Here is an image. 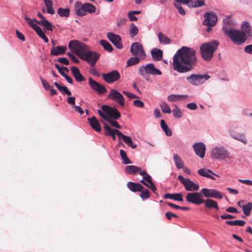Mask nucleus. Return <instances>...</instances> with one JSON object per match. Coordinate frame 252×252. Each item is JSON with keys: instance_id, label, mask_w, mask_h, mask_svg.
<instances>
[{"instance_id": "79ce46f5", "label": "nucleus", "mask_w": 252, "mask_h": 252, "mask_svg": "<svg viewBox=\"0 0 252 252\" xmlns=\"http://www.w3.org/2000/svg\"><path fill=\"white\" fill-rule=\"evenodd\" d=\"M141 60H142L141 58L137 56H135L134 57H131L129 60H127L126 66H130L137 64L139 63Z\"/></svg>"}, {"instance_id": "423d86ee", "label": "nucleus", "mask_w": 252, "mask_h": 252, "mask_svg": "<svg viewBox=\"0 0 252 252\" xmlns=\"http://www.w3.org/2000/svg\"><path fill=\"white\" fill-rule=\"evenodd\" d=\"M100 56V54L89 50L87 52L82 56L81 60L86 61L91 67H94Z\"/></svg>"}, {"instance_id": "49530a36", "label": "nucleus", "mask_w": 252, "mask_h": 252, "mask_svg": "<svg viewBox=\"0 0 252 252\" xmlns=\"http://www.w3.org/2000/svg\"><path fill=\"white\" fill-rule=\"evenodd\" d=\"M244 213L246 216L250 215L251 211L252 210V203L249 202L245 205H242Z\"/></svg>"}, {"instance_id": "052dcab7", "label": "nucleus", "mask_w": 252, "mask_h": 252, "mask_svg": "<svg viewBox=\"0 0 252 252\" xmlns=\"http://www.w3.org/2000/svg\"><path fill=\"white\" fill-rule=\"evenodd\" d=\"M133 105L137 107L142 108L144 106V103L140 100H135L133 102Z\"/></svg>"}, {"instance_id": "4d7b16f0", "label": "nucleus", "mask_w": 252, "mask_h": 252, "mask_svg": "<svg viewBox=\"0 0 252 252\" xmlns=\"http://www.w3.org/2000/svg\"><path fill=\"white\" fill-rule=\"evenodd\" d=\"M174 6L178 10L179 12L182 15H184L186 14V12L184 9L183 8L181 5L179 3H177L174 2Z\"/></svg>"}, {"instance_id": "7ed1b4c3", "label": "nucleus", "mask_w": 252, "mask_h": 252, "mask_svg": "<svg viewBox=\"0 0 252 252\" xmlns=\"http://www.w3.org/2000/svg\"><path fill=\"white\" fill-rule=\"evenodd\" d=\"M225 32L235 44L238 45L243 43L247 39V37L244 33L233 28L226 30Z\"/></svg>"}, {"instance_id": "e2e57ef3", "label": "nucleus", "mask_w": 252, "mask_h": 252, "mask_svg": "<svg viewBox=\"0 0 252 252\" xmlns=\"http://www.w3.org/2000/svg\"><path fill=\"white\" fill-rule=\"evenodd\" d=\"M142 180L146 182L149 185L153 183L151 177L148 174H147V175H146V176L143 177Z\"/></svg>"}, {"instance_id": "72a5a7b5", "label": "nucleus", "mask_w": 252, "mask_h": 252, "mask_svg": "<svg viewBox=\"0 0 252 252\" xmlns=\"http://www.w3.org/2000/svg\"><path fill=\"white\" fill-rule=\"evenodd\" d=\"M38 24L43 26L45 30L50 31H53L54 26H53L48 20L44 19L43 20H40L38 22Z\"/></svg>"}, {"instance_id": "a211bd4d", "label": "nucleus", "mask_w": 252, "mask_h": 252, "mask_svg": "<svg viewBox=\"0 0 252 252\" xmlns=\"http://www.w3.org/2000/svg\"><path fill=\"white\" fill-rule=\"evenodd\" d=\"M74 11L77 16L85 15V3L82 4L81 2L77 1L74 6Z\"/></svg>"}, {"instance_id": "20e7f679", "label": "nucleus", "mask_w": 252, "mask_h": 252, "mask_svg": "<svg viewBox=\"0 0 252 252\" xmlns=\"http://www.w3.org/2000/svg\"><path fill=\"white\" fill-rule=\"evenodd\" d=\"M139 73L146 80V75L149 74L154 76L161 75V71L157 68L153 63H148L145 65L140 66L138 69Z\"/></svg>"}, {"instance_id": "9b49d317", "label": "nucleus", "mask_w": 252, "mask_h": 252, "mask_svg": "<svg viewBox=\"0 0 252 252\" xmlns=\"http://www.w3.org/2000/svg\"><path fill=\"white\" fill-rule=\"evenodd\" d=\"M107 97L116 102L121 106H124L125 105V98L124 96L116 90H111Z\"/></svg>"}, {"instance_id": "f257e3e1", "label": "nucleus", "mask_w": 252, "mask_h": 252, "mask_svg": "<svg viewBox=\"0 0 252 252\" xmlns=\"http://www.w3.org/2000/svg\"><path fill=\"white\" fill-rule=\"evenodd\" d=\"M197 63L196 51L192 48L183 46L177 51L173 59V68L179 73L192 70Z\"/></svg>"}, {"instance_id": "1a4fd4ad", "label": "nucleus", "mask_w": 252, "mask_h": 252, "mask_svg": "<svg viewBox=\"0 0 252 252\" xmlns=\"http://www.w3.org/2000/svg\"><path fill=\"white\" fill-rule=\"evenodd\" d=\"M201 193L193 192L188 193L186 195V200L188 202L196 205L203 203L204 199L202 198Z\"/></svg>"}, {"instance_id": "a878e982", "label": "nucleus", "mask_w": 252, "mask_h": 252, "mask_svg": "<svg viewBox=\"0 0 252 252\" xmlns=\"http://www.w3.org/2000/svg\"><path fill=\"white\" fill-rule=\"evenodd\" d=\"M164 198L165 199H173L176 201H183V195L181 193H166L163 196Z\"/></svg>"}, {"instance_id": "0eeeda50", "label": "nucleus", "mask_w": 252, "mask_h": 252, "mask_svg": "<svg viewBox=\"0 0 252 252\" xmlns=\"http://www.w3.org/2000/svg\"><path fill=\"white\" fill-rule=\"evenodd\" d=\"M130 52L133 56L139 57L141 59H144L146 57L143 46L137 42H134L131 44Z\"/></svg>"}, {"instance_id": "f704fd0d", "label": "nucleus", "mask_w": 252, "mask_h": 252, "mask_svg": "<svg viewBox=\"0 0 252 252\" xmlns=\"http://www.w3.org/2000/svg\"><path fill=\"white\" fill-rule=\"evenodd\" d=\"M81 42L77 40H71L69 41L68 43V48L72 52L75 53L76 51L77 50L78 47L79 46Z\"/></svg>"}, {"instance_id": "aec40b11", "label": "nucleus", "mask_w": 252, "mask_h": 252, "mask_svg": "<svg viewBox=\"0 0 252 252\" xmlns=\"http://www.w3.org/2000/svg\"><path fill=\"white\" fill-rule=\"evenodd\" d=\"M89 50V47L84 43L81 42L75 54L81 59L82 56Z\"/></svg>"}, {"instance_id": "4468645a", "label": "nucleus", "mask_w": 252, "mask_h": 252, "mask_svg": "<svg viewBox=\"0 0 252 252\" xmlns=\"http://www.w3.org/2000/svg\"><path fill=\"white\" fill-rule=\"evenodd\" d=\"M89 84L93 90L99 94H103L107 92V90L104 86L94 80L92 78H89Z\"/></svg>"}, {"instance_id": "8fccbe9b", "label": "nucleus", "mask_w": 252, "mask_h": 252, "mask_svg": "<svg viewBox=\"0 0 252 252\" xmlns=\"http://www.w3.org/2000/svg\"><path fill=\"white\" fill-rule=\"evenodd\" d=\"M214 189H208L204 188L201 190V192L203 195L206 198H211L213 197V192L212 191L214 190Z\"/></svg>"}, {"instance_id": "bf43d9fd", "label": "nucleus", "mask_w": 252, "mask_h": 252, "mask_svg": "<svg viewBox=\"0 0 252 252\" xmlns=\"http://www.w3.org/2000/svg\"><path fill=\"white\" fill-rule=\"evenodd\" d=\"M109 124H110L112 126H113L121 129V126L118 123V122L115 120H113L109 118V119H108L107 121Z\"/></svg>"}, {"instance_id": "6e6d98bb", "label": "nucleus", "mask_w": 252, "mask_h": 252, "mask_svg": "<svg viewBox=\"0 0 252 252\" xmlns=\"http://www.w3.org/2000/svg\"><path fill=\"white\" fill-rule=\"evenodd\" d=\"M172 112L173 115L176 118H180L182 116V113L178 107H176V109H173L172 110Z\"/></svg>"}, {"instance_id": "37998d69", "label": "nucleus", "mask_w": 252, "mask_h": 252, "mask_svg": "<svg viewBox=\"0 0 252 252\" xmlns=\"http://www.w3.org/2000/svg\"><path fill=\"white\" fill-rule=\"evenodd\" d=\"M58 14L61 17H67L69 16L70 10L69 8L60 7L58 10Z\"/></svg>"}, {"instance_id": "de8ad7c7", "label": "nucleus", "mask_w": 252, "mask_h": 252, "mask_svg": "<svg viewBox=\"0 0 252 252\" xmlns=\"http://www.w3.org/2000/svg\"><path fill=\"white\" fill-rule=\"evenodd\" d=\"M120 154L121 157L122 159H123V163L125 164L131 163V161L127 157L126 154V152L123 150H120Z\"/></svg>"}, {"instance_id": "09e8293b", "label": "nucleus", "mask_w": 252, "mask_h": 252, "mask_svg": "<svg viewBox=\"0 0 252 252\" xmlns=\"http://www.w3.org/2000/svg\"><path fill=\"white\" fill-rule=\"evenodd\" d=\"M36 30L35 31L37 34L45 42L47 43L49 41L47 37L45 35L44 32L42 31L40 27L36 28Z\"/></svg>"}, {"instance_id": "603ef678", "label": "nucleus", "mask_w": 252, "mask_h": 252, "mask_svg": "<svg viewBox=\"0 0 252 252\" xmlns=\"http://www.w3.org/2000/svg\"><path fill=\"white\" fill-rule=\"evenodd\" d=\"M161 111L165 113H171V110L169 106L165 102H162L160 104Z\"/></svg>"}, {"instance_id": "c03bdc74", "label": "nucleus", "mask_w": 252, "mask_h": 252, "mask_svg": "<svg viewBox=\"0 0 252 252\" xmlns=\"http://www.w3.org/2000/svg\"><path fill=\"white\" fill-rule=\"evenodd\" d=\"M138 32V29L134 23H131L130 26L129 34L131 37L136 36Z\"/></svg>"}, {"instance_id": "c9c22d12", "label": "nucleus", "mask_w": 252, "mask_h": 252, "mask_svg": "<svg viewBox=\"0 0 252 252\" xmlns=\"http://www.w3.org/2000/svg\"><path fill=\"white\" fill-rule=\"evenodd\" d=\"M158 37L159 41L161 44H168L171 41L169 37L162 32L158 33Z\"/></svg>"}, {"instance_id": "39448f33", "label": "nucleus", "mask_w": 252, "mask_h": 252, "mask_svg": "<svg viewBox=\"0 0 252 252\" xmlns=\"http://www.w3.org/2000/svg\"><path fill=\"white\" fill-rule=\"evenodd\" d=\"M210 76L207 74L198 75L192 74L187 78V81L194 86H199L208 80Z\"/></svg>"}, {"instance_id": "2eb2a0df", "label": "nucleus", "mask_w": 252, "mask_h": 252, "mask_svg": "<svg viewBox=\"0 0 252 252\" xmlns=\"http://www.w3.org/2000/svg\"><path fill=\"white\" fill-rule=\"evenodd\" d=\"M217 17L213 13H206L204 15V20L203 22L204 25L213 27L217 22Z\"/></svg>"}, {"instance_id": "f8f14e48", "label": "nucleus", "mask_w": 252, "mask_h": 252, "mask_svg": "<svg viewBox=\"0 0 252 252\" xmlns=\"http://www.w3.org/2000/svg\"><path fill=\"white\" fill-rule=\"evenodd\" d=\"M103 79L108 83H112L120 79L121 75L117 70H113L102 74Z\"/></svg>"}, {"instance_id": "dca6fc26", "label": "nucleus", "mask_w": 252, "mask_h": 252, "mask_svg": "<svg viewBox=\"0 0 252 252\" xmlns=\"http://www.w3.org/2000/svg\"><path fill=\"white\" fill-rule=\"evenodd\" d=\"M107 36L109 40L118 49H122L123 44L121 43V38L119 35L115 34L111 32H109L107 33Z\"/></svg>"}, {"instance_id": "ddd939ff", "label": "nucleus", "mask_w": 252, "mask_h": 252, "mask_svg": "<svg viewBox=\"0 0 252 252\" xmlns=\"http://www.w3.org/2000/svg\"><path fill=\"white\" fill-rule=\"evenodd\" d=\"M101 109L111 119L117 120L121 117L120 113L116 108L104 105L101 106Z\"/></svg>"}, {"instance_id": "4be33fe9", "label": "nucleus", "mask_w": 252, "mask_h": 252, "mask_svg": "<svg viewBox=\"0 0 252 252\" xmlns=\"http://www.w3.org/2000/svg\"><path fill=\"white\" fill-rule=\"evenodd\" d=\"M127 187L130 190L133 192L140 191L144 189L143 186L140 183H135L132 182H128Z\"/></svg>"}, {"instance_id": "774afa93", "label": "nucleus", "mask_w": 252, "mask_h": 252, "mask_svg": "<svg viewBox=\"0 0 252 252\" xmlns=\"http://www.w3.org/2000/svg\"><path fill=\"white\" fill-rule=\"evenodd\" d=\"M245 51L250 54H252V44L247 45L245 47Z\"/></svg>"}, {"instance_id": "3c124183", "label": "nucleus", "mask_w": 252, "mask_h": 252, "mask_svg": "<svg viewBox=\"0 0 252 252\" xmlns=\"http://www.w3.org/2000/svg\"><path fill=\"white\" fill-rule=\"evenodd\" d=\"M140 191L141 193L140 194V196L143 200H146L150 197V193L147 189L144 188Z\"/></svg>"}, {"instance_id": "412c9836", "label": "nucleus", "mask_w": 252, "mask_h": 252, "mask_svg": "<svg viewBox=\"0 0 252 252\" xmlns=\"http://www.w3.org/2000/svg\"><path fill=\"white\" fill-rule=\"evenodd\" d=\"M71 71L77 82H82L85 80V78L81 74L79 69L73 66L71 68Z\"/></svg>"}, {"instance_id": "7c9ffc66", "label": "nucleus", "mask_w": 252, "mask_h": 252, "mask_svg": "<svg viewBox=\"0 0 252 252\" xmlns=\"http://www.w3.org/2000/svg\"><path fill=\"white\" fill-rule=\"evenodd\" d=\"M229 133L233 138L239 140L245 144L247 143V140L245 136V135L243 133L235 134L231 130L229 131Z\"/></svg>"}, {"instance_id": "680f3d73", "label": "nucleus", "mask_w": 252, "mask_h": 252, "mask_svg": "<svg viewBox=\"0 0 252 252\" xmlns=\"http://www.w3.org/2000/svg\"><path fill=\"white\" fill-rule=\"evenodd\" d=\"M40 78L41 82L42 83V84L44 88L46 90H49L50 89V88L51 87L50 86V85H49V84L45 80L43 79L41 77H40Z\"/></svg>"}, {"instance_id": "ea45409f", "label": "nucleus", "mask_w": 252, "mask_h": 252, "mask_svg": "<svg viewBox=\"0 0 252 252\" xmlns=\"http://www.w3.org/2000/svg\"><path fill=\"white\" fill-rule=\"evenodd\" d=\"M99 43L103 46L104 49L109 52H111L113 50L112 46L106 40H101Z\"/></svg>"}, {"instance_id": "cd10ccee", "label": "nucleus", "mask_w": 252, "mask_h": 252, "mask_svg": "<svg viewBox=\"0 0 252 252\" xmlns=\"http://www.w3.org/2000/svg\"><path fill=\"white\" fill-rule=\"evenodd\" d=\"M151 55L154 60L158 61L162 59L163 52L160 49L154 48L151 51Z\"/></svg>"}, {"instance_id": "e433bc0d", "label": "nucleus", "mask_w": 252, "mask_h": 252, "mask_svg": "<svg viewBox=\"0 0 252 252\" xmlns=\"http://www.w3.org/2000/svg\"><path fill=\"white\" fill-rule=\"evenodd\" d=\"M160 126L167 136H170L172 135V132L171 130L168 127L164 120H162L160 121Z\"/></svg>"}, {"instance_id": "b1692460", "label": "nucleus", "mask_w": 252, "mask_h": 252, "mask_svg": "<svg viewBox=\"0 0 252 252\" xmlns=\"http://www.w3.org/2000/svg\"><path fill=\"white\" fill-rule=\"evenodd\" d=\"M205 207L208 209H215L218 211L219 208L217 202L211 199L204 200Z\"/></svg>"}, {"instance_id": "473e14b6", "label": "nucleus", "mask_w": 252, "mask_h": 252, "mask_svg": "<svg viewBox=\"0 0 252 252\" xmlns=\"http://www.w3.org/2000/svg\"><path fill=\"white\" fill-rule=\"evenodd\" d=\"M173 158L178 169H182L184 167V161L179 156L175 154L173 155Z\"/></svg>"}, {"instance_id": "13d9d810", "label": "nucleus", "mask_w": 252, "mask_h": 252, "mask_svg": "<svg viewBox=\"0 0 252 252\" xmlns=\"http://www.w3.org/2000/svg\"><path fill=\"white\" fill-rule=\"evenodd\" d=\"M141 182L143 185H144L145 186H146L147 187H148L149 188H150L154 192H156V190L157 189L153 183L149 185L148 183H147L146 182L144 181L143 180H141Z\"/></svg>"}, {"instance_id": "5701e85b", "label": "nucleus", "mask_w": 252, "mask_h": 252, "mask_svg": "<svg viewBox=\"0 0 252 252\" xmlns=\"http://www.w3.org/2000/svg\"><path fill=\"white\" fill-rule=\"evenodd\" d=\"M91 127L97 132H100L101 130V126L99 122L97 120L94 116L92 118H88Z\"/></svg>"}, {"instance_id": "393cba45", "label": "nucleus", "mask_w": 252, "mask_h": 252, "mask_svg": "<svg viewBox=\"0 0 252 252\" xmlns=\"http://www.w3.org/2000/svg\"><path fill=\"white\" fill-rule=\"evenodd\" d=\"M197 172L200 175H201L202 176L209 178L213 180H215V178L214 177H213L212 176H211V175H210L209 173H211L212 174H213L215 176H218L217 175L215 174L210 169H205L203 168H201L197 171Z\"/></svg>"}, {"instance_id": "69168bd1", "label": "nucleus", "mask_w": 252, "mask_h": 252, "mask_svg": "<svg viewBox=\"0 0 252 252\" xmlns=\"http://www.w3.org/2000/svg\"><path fill=\"white\" fill-rule=\"evenodd\" d=\"M67 55L73 62L75 63H79V60L77 58H76V57L73 54L70 53H68Z\"/></svg>"}, {"instance_id": "6ab92c4d", "label": "nucleus", "mask_w": 252, "mask_h": 252, "mask_svg": "<svg viewBox=\"0 0 252 252\" xmlns=\"http://www.w3.org/2000/svg\"><path fill=\"white\" fill-rule=\"evenodd\" d=\"M67 47L66 46H58L53 47L51 48L50 53L53 56H58L60 55H63L65 53Z\"/></svg>"}, {"instance_id": "0e129e2a", "label": "nucleus", "mask_w": 252, "mask_h": 252, "mask_svg": "<svg viewBox=\"0 0 252 252\" xmlns=\"http://www.w3.org/2000/svg\"><path fill=\"white\" fill-rule=\"evenodd\" d=\"M114 132L116 133V134H117L119 137V143L122 144V142H121L120 139L122 138V139H123L124 138L123 136H125L126 135L123 134L120 130L116 129H114Z\"/></svg>"}, {"instance_id": "5fc2aeb1", "label": "nucleus", "mask_w": 252, "mask_h": 252, "mask_svg": "<svg viewBox=\"0 0 252 252\" xmlns=\"http://www.w3.org/2000/svg\"><path fill=\"white\" fill-rule=\"evenodd\" d=\"M213 192L212 198H217V199H221L223 197L222 193L219 190L216 189H214L212 191Z\"/></svg>"}, {"instance_id": "58836bf2", "label": "nucleus", "mask_w": 252, "mask_h": 252, "mask_svg": "<svg viewBox=\"0 0 252 252\" xmlns=\"http://www.w3.org/2000/svg\"><path fill=\"white\" fill-rule=\"evenodd\" d=\"M188 97V95L171 94L168 96L167 99L169 101L174 102L177 100H180L182 97L185 99Z\"/></svg>"}, {"instance_id": "f3484780", "label": "nucleus", "mask_w": 252, "mask_h": 252, "mask_svg": "<svg viewBox=\"0 0 252 252\" xmlns=\"http://www.w3.org/2000/svg\"><path fill=\"white\" fill-rule=\"evenodd\" d=\"M193 148L195 154L200 158H204L205 154L206 147L204 143L202 142L196 143L193 145Z\"/></svg>"}, {"instance_id": "2f4dec72", "label": "nucleus", "mask_w": 252, "mask_h": 252, "mask_svg": "<svg viewBox=\"0 0 252 252\" xmlns=\"http://www.w3.org/2000/svg\"><path fill=\"white\" fill-rule=\"evenodd\" d=\"M189 6L198 7L205 5V0H189Z\"/></svg>"}, {"instance_id": "a18cd8bd", "label": "nucleus", "mask_w": 252, "mask_h": 252, "mask_svg": "<svg viewBox=\"0 0 252 252\" xmlns=\"http://www.w3.org/2000/svg\"><path fill=\"white\" fill-rule=\"evenodd\" d=\"M123 137L124 138L123 139V140L127 146L130 147L132 149L136 148V145L133 143L130 136L126 135Z\"/></svg>"}, {"instance_id": "9d476101", "label": "nucleus", "mask_w": 252, "mask_h": 252, "mask_svg": "<svg viewBox=\"0 0 252 252\" xmlns=\"http://www.w3.org/2000/svg\"><path fill=\"white\" fill-rule=\"evenodd\" d=\"M212 155L216 159L222 160L228 157L229 154L223 147H216L212 150Z\"/></svg>"}, {"instance_id": "6e6552de", "label": "nucleus", "mask_w": 252, "mask_h": 252, "mask_svg": "<svg viewBox=\"0 0 252 252\" xmlns=\"http://www.w3.org/2000/svg\"><path fill=\"white\" fill-rule=\"evenodd\" d=\"M178 179L184 185L187 190L196 191L198 190L199 188V185L195 184L189 179L185 178L182 175H179Z\"/></svg>"}, {"instance_id": "c756f323", "label": "nucleus", "mask_w": 252, "mask_h": 252, "mask_svg": "<svg viewBox=\"0 0 252 252\" xmlns=\"http://www.w3.org/2000/svg\"><path fill=\"white\" fill-rule=\"evenodd\" d=\"M141 170V168L134 165H127L125 168V172L127 174H135Z\"/></svg>"}, {"instance_id": "bb28decb", "label": "nucleus", "mask_w": 252, "mask_h": 252, "mask_svg": "<svg viewBox=\"0 0 252 252\" xmlns=\"http://www.w3.org/2000/svg\"><path fill=\"white\" fill-rule=\"evenodd\" d=\"M242 32L244 33L246 37L251 36V28L249 23L243 22L241 26Z\"/></svg>"}, {"instance_id": "4c0bfd02", "label": "nucleus", "mask_w": 252, "mask_h": 252, "mask_svg": "<svg viewBox=\"0 0 252 252\" xmlns=\"http://www.w3.org/2000/svg\"><path fill=\"white\" fill-rule=\"evenodd\" d=\"M225 223L231 226H244L246 222L242 220H226Z\"/></svg>"}, {"instance_id": "338daca9", "label": "nucleus", "mask_w": 252, "mask_h": 252, "mask_svg": "<svg viewBox=\"0 0 252 252\" xmlns=\"http://www.w3.org/2000/svg\"><path fill=\"white\" fill-rule=\"evenodd\" d=\"M58 61L65 65H68L69 63L68 60L65 58H60L58 59Z\"/></svg>"}, {"instance_id": "a19ab883", "label": "nucleus", "mask_w": 252, "mask_h": 252, "mask_svg": "<svg viewBox=\"0 0 252 252\" xmlns=\"http://www.w3.org/2000/svg\"><path fill=\"white\" fill-rule=\"evenodd\" d=\"M85 15L87 13H94L96 11V7L90 3H85Z\"/></svg>"}, {"instance_id": "c85d7f7f", "label": "nucleus", "mask_w": 252, "mask_h": 252, "mask_svg": "<svg viewBox=\"0 0 252 252\" xmlns=\"http://www.w3.org/2000/svg\"><path fill=\"white\" fill-rule=\"evenodd\" d=\"M24 19L31 27L34 30V31L36 30V28L39 27L37 25V24H38L39 21L35 19L30 18L27 15H25Z\"/></svg>"}, {"instance_id": "f03ea898", "label": "nucleus", "mask_w": 252, "mask_h": 252, "mask_svg": "<svg viewBox=\"0 0 252 252\" xmlns=\"http://www.w3.org/2000/svg\"><path fill=\"white\" fill-rule=\"evenodd\" d=\"M219 45V42L217 40H212L202 44L200 47V54L202 59L207 62L211 61Z\"/></svg>"}, {"instance_id": "864d4df0", "label": "nucleus", "mask_w": 252, "mask_h": 252, "mask_svg": "<svg viewBox=\"0 0 252 252\" xmlns=\"http://www.w3.org/2000/svg\"><path fill=\"white\" fill-rule=\"evenodd\" d=\"M103 128L105 130V134L107 136H110L114 132V129H112L108 125L104 124Z\"/></svg>"}]
</instances>
